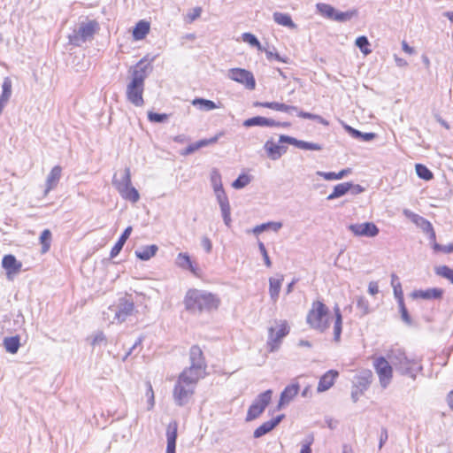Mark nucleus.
Returning <instances> with one entry per match:
<instances>
[{
  "label": "nucleus",
  "instance_id": "obj_4",
  "mask_svg": "<svg viewBox=\"0 0 453 453\" xmlns=\"http://www.w3.org/2000/svg\"><path fill=\"white\" fill-rule=\"evenodd\" d=\"M388 359L391 365L403 375H409L416 378L418 370L414 368L417 365L415 359L408 358L405 352L401 349H392L388 353Z\"/></svg>",
  "mask_w": 453,
  "mask_h": 453
},
{
  "label": "nucleus",
  "instance_id": "obj_2",
  "mask_svg": "<svg viewBox=\"0 0 453 453\" xmlns=\"http://www.w3.org/2000/svg\"><path fill=\"white\" fill-rule=\"evenodd\" d=\"M149 66L150 64H145L143 59L140 60L134 67L131 81L127 86V98L135 106H142L144 104L142 94Z\"/></svg>",
  "mask_w": 453,
  "mask_h": 453
},
{
  "label": "nucleus",
  "instance_id": "obj_17",
  "mask_svg": "<svg viewBox=\"0 0 453 453\" xmlns=\"http://www.w3.org/2000/svg\"><path fill=\"white\" fill-rule=\"evenodd\" d=\"M264 148L267 153V156L272 160L279 159L287 151V147L276 144L273 140H268Z\"/></svg>",
  "mask_w": 453,
  "mask_h": 453
},
{
  "label": "nucleus",
  "instance_id": "obj_24",
  "mask_svg": "<svg viewBox=\"0 0 453 453\" xmlns=\"http://www.w3.org/2000/svg\"><path fill=\"white\" fill-rule=\"evenodd\" d=\"M112 184L115 186L119 192H123L125 188L131 186L132 183L130 169L128 167L125 168L119 179H118L116 175H114Z\"/></svg>",
  "mask_w": 453,
  "mask_h": 453
},
{
  "label": "nucleus",
  "instance_id": "obj_39",
  "mask_svg": "<svg viewBox=\"0 0 453 453\" xmlns=\"http://www.w3.org/2000/svg\"><path fill=\"white\" fill-rule=\"evenodd\" d=\"M370 42L366 36L362 35L357 38L356 46L359 48L362 53L365 56L369 55L372 52V50L369 49Z\"/></svg>",
  "mask_w": 453,
  "mask_h": 453
},
{
  "label": "nucleus",
  "instance_id": "obj_44",
  "mask_svg": "<svg viewBox=\"0 0 453 453\" xmlns=\"http://www.w3.org/2000/svg\"><path fill=\"white\" fill-rule=\"evenodd\" d=\"M391 278H392L391 285L394 289L395 296L398 302L400 300V298L403 299L402 286H401V283L399 282L398 278L395 274H392Z\"/></svg>",
  "mask_w": 453,
  "mask_h": 453
},
{
  "label": "nucleus",
  "instance_id": "obj_37",
  "mask_svg": "<svg viewBox=\"0 0 453 453\" xmlns=\"http://www.w3.org/2000/svg\"><path fill=\"white\" fill-rule=\"evenodd\" d=\"M119 194L124 199L131 201L133 203H136L140 198V195L137 189L134 188L132 185L125 188L123 192H119Z\"/></svg>",
  "mask_w": 453,
  "mask_h": 453
},
{
  "label": "nucleus",
  "instance_id": "obj_56",
  "mask_svg": "<svg viewBox=\"0 0 453 453\" xmlns=\"http://www.w3.org/2000/svg\"><path fill=\"white\" fill-rule=\"evenodd\" d=\"M217 197V201L220 205L229 203L228 198L224 189L214 192Z\"/></svg>",
  "mask_w": 453,
  "mask_h": 453
},
{
  "label": "nucleus",
  "instance_id": "obj_11",
  "mask_svg": "<svg viewBox=\"0 0 453 453\" xmlns=\"http://www.w3.org/2000/svg\"><path fill=\"white\" fill-rule=\"evenodd\" d=\"M348 229L357 237H375L380 230L372 222L350 224Z\"/></svg>",
  "mask_w": 453,
  "mask_h": 453
},
{
  "label": "nucleus",
  "instance_id": "obj_41",
  "mask_svg": "<svg viewBox=\"0 0 453 453\" xmlns=\"http://www.w3.org/2000/svg\"><path fill=\"white\" fill-rule=\"evenodd\" d=\"M251 181V177L246 173L240 174L238 178L234 180L232 187L235 189H241L246 187Z\"/></svg>",
  "mask_w": 453,
  "mask_h": 453
},
{
  "label": "nucleus",
  "instance_id": "obj_43",
  "mask_svg": "<svg viewBox=\"0 0 453 453\" xmlns=\"http://www.w3.org/2000/svg\"><path fill=\"white\" fill-rule=\"evenodd\" d=\"M242 40L243 42L249 43L250 45L257 48L258 50H264L263 46L261 45L257 38L250 33L242 34Z\"/></svg>",
  "mask_w": 453,
  "mask_h": 453
},
{
  "label": "nucleus",
  "instance_id": "obj_50",
  "mask_svg": "<svg viewBox=\"0 0 453 453\" xmlns=\"http://www.w3.org/2000/svg\"><path fill=\"white\" fill-rule=\"evenodd\" d=\"M222 133L217 134L215 136L210 138V139H203L196 142V148L199 150L203 147L209 146L211 144H214L218 142L220 136H222Z\"/></svg>",
  "mask_w": 453,
  "mask_h": 453
},
{
  "label": "nucleus",
  "instance_id": "obj_22",
  "mask_svg": "<svg viewBox=\"0 0 453 453\" xmlns=\"http://www.w3.org/2000/svg\"><path fill=\"white\" fill-rule=\"evenodd\" d=\"M61 171L62 169L58 165H56L51 169L46 180V188L44 190V196H47V194L51 189L57 187L61 177Z\"/></svg>",
  "mask_w": 453,
  "mask_h": 453
},
{
  "label": "nucleus",
  "instance_id": "obj_10",
  "mask_svg": "<svg viewBox=\"0 0 453 453\" xmlns=\"http://www.w3.org/2000/svg\"><path fill=\"white\" fill-rule=\"evenodd\" d=\"M228 78L244 85L248 89H254L256 87V81L252 73L246 69L232 68L228 71Z\"/></svg>",
  "mask_w": 453,
  "mask_h": 453
},
{
  "label": "nucleus",
  "instance_id": "obj_9",
  "mask_svg": "<svg viewBox=\"0 0 453 453\" xmlns=\"http://www.w3.org/2000/svg\"><path fill=\"white\" fill-rule=\"evenodd\" d=\"M373 365L379 376L381 387L384 388H387L392 379L393 365L389 360L384 357L375 358Z\"/></svg>",
  "mask_w": 453,
  "mask_h": 453
},
{
  "label": "nucleus",
  "instance_id": "obj_57",
  "mask_svg": "<svg viewBox=\"0 0 453 453\" xmlns=\"http://www.w3.org/2000/svg\"><path fill=\"white\" fill-rule=\"evenodd\" d=\"M258 248H259V250L263 256V258H264V261H265V264L267 267H270L272 265V262L270 260V257L268 256V253H267V250L264 245L263 242H258Z\"/></svg>",
  "mask_w": 453,
  "mask_h": 453
},
{
  "label": "nucleus",
  "instance_id": "obj_27",
  "mask_svg": "<svg viewBox=\"0 0 453 453\" xmlns=\"http://www.w3.org/2000/svg\"><path fill=\"white\" fill-rule=\"evenodd\" d=\"M334 339L335 342H340L341 339V334L342 330V316L341 313V310L338 306V304H335L334 307Z\"/></svg>",
  "mask_w": 453,
  "mask_h": 453
},
{
  "label": "nucleus",
  "instance_id": "obj_1",
  "mask_svg": "<svg viewBox=\"0 0 453 453\" xmlns=\"http://www.w3.org/2000/svg\"><path fill=\"white\" fill-rule=\"evenodd\" d=\"M190 366L182 371L175 383L173 396L176 405L184 406L189 403L198 380L203 377L206 364L203 351L197 345L189 350Z\"/></svg>",
  "mask_w": 453,
  "mask_h": 453
},
{
  "label": "nucleus",
  "instance_id": "obj_55",
  "mask_svg": "<svg viewBox=\"0 0 453 453\" xmlns=\"http://www.w3.org/2000/svg\"><path fill=\"white\" fill-rule=\"evenodd\" d=\"M106 337L103 332H97L92 340L91 344L95 347L96 345L105 344Z\"/></svg>",
  "mask_w": 453,
  "mask_h": 453
},
{
  "label": "nucleus",
  "instance_id": "obj_5",
  "mask_svg": "<svg viewBox=\"0 0 453 453\" xmlns=\"http://www.w3.org/2000/svg\"><path fill=\"white\" fill-rule=\"evenodd\" d=\"M327 314L328 308L320 301H316L307 315V322L312 328L324 332L329 327Z\"/></svg>",
  "mask_w": 453,
  "mask_h": 453
},
{
  "label": "nucleus",
  "instance_id": "obj_12",
  "mask_svg": "<svg viewBox=\"0 0 453 453\" xmlns=\"http://www.w3.org/2000/svg\"><path fill=\"white\" fill-rule=\"evenodd\" d=\"M288 334V327L286 322L281 323L277 328L271 327L269 329V339L267 344L271 352L278 349L281 339Z\"/></svg>",
  "mask_w": 453,
  "mask_h": 453
},
{
  "label": "nucleus",
  "instance_id": "obj_49",
  "mask_svg": "<svg viewBox=\"0 0 453 453\" xmlns=\"http://www.w3.org/2000/svg\"><path fill=\"white\" fill-rule=\"evenodd\" d=\"M148 119L154 123H163L168 119V115L165 113H157L153 111L148 112Z\"/></svg>",
  "mask_w": 453,
  "mask_h": 453
},
{
  "label": "nucleus",
  "instance_id": "obj_32",
  "mask_svg": "<svg viewBox=\"0 0 453 453\" xmlns=\"http://www.w3.org/2000/svg\"><path fill=\"white\" fill-rule=\"evenodd\" d=\"M150 32V24L146 21H139L134 28L133 36L135 40H142Z\"/></svg>",
  "mask_w": 453,
  "mask_h": 453
},
{
  "label": "nucleus",
  "instance_id": "obj_30",
  "mask_svg": "<svg viewBox=\"0 0 453 453\" xmlns=\"http://www.w3.org/2000/svg\"><path fill=\"white\" fill-rule=\"evenodd\" d=\"M352 188L351 182H343L334 186L333 192L327 196V200H334L346 195Z\"/></svg>",
  "mask_w": 453,
  "mask_h": 453
},
{
  "label": "nucleus",
  "instance_id": "obj_28",
  "mask_svg": "<svg viewBox=\"0 0 453 453\" xmlns=\"http://www.w3.org/2000/svg\"><path fill=\"white\" fill-rule=\"evenodd\" d=\"M157 250L158 247L156 244H151L142 247L139 250H135V256L142 261H147L154 257Z\"/></svg>",
  "mask_w": 453,
  "mask_h": 453
},
{
  "label": "nucleus",
  "instance_id": "obj_13",
  "mask_svg": "<svg viewBox=\"0 0 453 453\" xmlns=\"http://www.w3.org/2000/svg\"><path fill=\"white\" fill-rule=\"evenodd\" d=\"M2 267L6 272L7 279L13 280L14 277L21 271L22 263L18 261L15 256L8 254L2 259Z\"/></svg>",
  "mask_w": 453,
  "mask_h": 453
},
{
  "label": "nucleus",
  "instance_id": "obj_23",
  "mask_svg": "<svg viewBox=\"0 0 453 453\" xmlns=\"http://www.w3.org/2000/svg\"><path fill=\"white\" fill-rule=\"evenodd\" d=\"M255 105L273 109V110H275L278 111H284V112H288V113H292L294 111H297L296 106L288 105V104H285L282 103H278V102H265V103L257 102V103H255Z\"/></svg>",
  "mask_w": 453,
  "mask_h": 453
},
{
  "label": "nucleus",
  "instance_id": "obj_52",
  "mask_svg": "<svg viewBox=\"0 0 453 453\" xmlns=\"http://www.w3.org/2000/svg\"><path fill=\"white\" fill-rule=\"evenodd\" d=\"M353 15H354L353 12H337L335 10V13L334 14V17L332 19L340 21V22H343V21L350 19L353 17Z\"/></svg>",
  "mask_w": 453,
  "mask_h": 453
},
{
  "label": "nucleus",
  "instance_id": "obj_38",
  "mask_svg": "<svg viewBox=\"0 0 453 453\" xmlns=\"http://www.w3.org/2000/svg\"><path fill=\"white\" fill-rule=\"evenodd\" d=\"M417 175L425 180H430L433 179V173L424 165L417 164L415 166Z\"/></svg>",
  "mask_w": 453,
  "mask_h": 453
},
{
  "label": "nucleus",
  "instance_id": "obj_19",
  "mask_svg": "<svg viewBox=\"0 0 453 453\" xmlns=\"http://www.w3.org/2000/svg\"><path fill=\"white\" fill-rule=\"evenodd\" d=\"M443 295V290L438 288H428L426 290H415L412 292L413 298H422L425 300L441 299Z\"/></svg>",
  "mask_w": 453,
  "mask_h": 453
},
{
  "label": "nucleus",
  "instance_id": "obj_58",
  "mask_svg": "<svg viewBox=\"0 0 453 453\" xmlns=\"http://www.w3.org/2000/svg\"><path fill=\"white\" fill-rule=\"evenodd\" d=\"M265 52L266 58L269 60H272L273 58L276 59L277 61L286 62L284 58H282L277 52H274L272 50L265 49L262 50Z\"/></svg>",
  "mask_w": 453,
  "mask_h": 453
},
{
  "label": "nucleus",
  "instance_id": "obj_61",
  "mask_svg": "<svg viewBox=\"0 0 453 453\" xmlns=\"http://www.w3.org/2000/svg\"><path fill=\"white\" fill-rule=\"evenodd\" d=\"M364 390H365L364 388H362L357 385L354 386V388L351 391V398L354 403H356L358 400L359 396L363 394Z\"/></svg>",
  "mask_w": 453,
  "mask_h": 453
},
{
  "label": "nucleus",
  "instance_id": "obj_20",
  "mask_svg": "<svg viewBox=\"0 0 453 453\" xmlns=\"http://www.w3.org/2000/svg\"><path fill=\"white\" fill-rule=\"evenodd\" d=\"M243 126L247 127L259 126V127H280V122H276L273 119H268L262 116H256L246 119Z\"/></svg>",
  "mask_w": 453,
  "mask_h": 453
},
{
  "label": "nucleus",
  "instance_id": "obj_29",
  "mask_svg": "<svg viewBox=\"0 0 453 453\" xmlns=\"http://www.w3.org/2000/svg\"><path fill=\"white\" fill-rule=\"evenodd\" d=\"M344 129L355 139L364 141V142H370L373 140L376 136L374 133H362L359 130H357L353 127H351L349 125H344Z\"/></svg>",
  "mask_w": 453,
  "mask_h": 453
},
{
  "label": "nucleus",
  "instance_id": "obj_46",
  "mask_svg": "<svg viewBox=\"0 0 453 453\" xmlns=\"http://www.w3.org/2000/svg\"><path fill=\"white\" fill-rule=\"evenodd\" d=\"M177 265L182 268H188L193 271L192 263L187 253H180L177 257Z\"/></svg>",
  "mask_w": 453,
  "mask_h": 453
},
{
  "label": "nucleus",
  "instance_id": "obj_48",
  "mask_svg": "<svg viewBox=\"0 0 453 453\" xmlns=\"http://www.w3.org/2000/svg\"><path fill=\"white\" fill-rule=\"evenodd\" d=\"M400 309L401 318L404 323L407 325L411 324V318L409 315V312L405 307L403 299H401L397 302Z\"/></svg>",
  "mask_w": 453,
  "mask_h": 453
},
{
  "label": "nucleus",
  "instance_id": "obj_64",
  "mask_svg": "<svg viewBox=\"0 0 453 453\" xmlns=\"http://www.w3.org/2000/svg\"><path fill=\"white\" fill-rule=\"evenodd\" d=\"M198 149L196 148V142L188 145L187 148H185L181 152L180 154L182 156H188L189 154H192L194 153L195 151H196Z\"/></svg>",
  "mask_w": 453,
  "mask_h": 453
},
{
  "label": "nucleus",
  "instance_id": "obj_7",
  "mask_svg": "<svg viewBox=\"0 0 453 453\" xmlns=\"http://www.w3.org/2000/svg\"><path fill=\"white\" fill-rule=\"evenodd\" d=\"M272 395L273 390L271 389L259 394L248 410L246 421H251L258 418L271 402Z\"/></svg>",
  "mask_w": 453,
  "mask_h": 453
},
{
  "label": "nucleus",
  "instance_id": "obj_33",
  "mask_svg": "<svg viewBox=\"0 0 453 453\" xmlns=\"http://www.w3.org/2000/svg\"><path fill=\"white\" fill-rule=\"evenodd\" d=\"M4 346L7 352L11 354L17 353L20 346L19 337L18 335L5 337L4 340Z\"/></svg>",
  "mask_w": 453,
  "mask_h": 453
},
{
  "label": "nucleus",
  "instance_id": "obj_8",
  "mask_svg": "<svg viewBox=\"0 0 453 453\" xmlns=\"http://www.w3.org/2000/svg\"><path fill=\"white\" fill-rule=\"evenodd\" d=\"M97 23L96 21H88L87 23H81L77 30L73 31V35H70V42L77 46L85 42L88 40L92 39Z\"/></svg>",
  "mask_w": 453,
  "mask_h": 453
},
{
  "label": "nucleus",
  "instance_id": "obj_16",
  "mask_svg": "<svg viewBox=\"0 0 453 453\" xmlns=\"http://www.w3.org/2000/svg\"><path fill=\"white\" fill-rule=\"evenodd\" d=\"M283 418L284 415L280 414L269 421L264 422L254 431L253 436L255 438H260L263 435L268 434L281 422Z\"/></svg>",
  "mask_w": 453,
  "mask_h": 453
},
{
  "label": "nucleus",
  "instance_id": "obj_36",
  "mask_svg": "<svg viewBox=\"0 0 453 453\" xmlns=\"http://www.w3.org/2000/svg\"><path fill=\"white\" fill-rule=\"evenodd\" d=\"M372 372L365 371L356 377L355 385L366 389L372 381Z\"/></svg>",
  "mask_w": 453,
  "mask_h": 453
},
{
  "label": "nucleus",
  "instance_id": "obj_18",
  "mask_svg": "<svg viewBox=\"0 0 453 453\" xmlns=\"http://www.w3.org/2000/svg\"><path fill=\"white\" fill-rule=\"evenodd\" d=\"M339 373L335 370H329L326 372L319 380L317 391L319 393L328 390L334 382V380L338 377Z\"/></svg>",
  "mask_w": 453,
  "mask_h": 453
},
{
  "label": "nucleus",
  "instance_id": "obj_62",
  "mask_svg": "<svg viewBox=\"0 0 453 453\" xmlns=\"http://www.w3.org/2000/svg\"><path fill=\"white\" fill-rule=\"evenodd\" d=\"M2 88H3V93L7 94L9 96L12 95V81L10 80V78L6 77L4 80Z\"/></svg>",
  "mask_w": 453,
  "mask_h": 453
},
{
  "label": "nucleus",
  "instance_id": "obj_60",
  "mask_svg": "<svg viewBox=\"0 0 453 453\" xmlns=\"http://www.w3.org/2000/svg\"><path fill=\"white\" fill-rule=\"evenodd\" d=\"M313 442V436L310 435L306 441L305 443L303 444L300 453H311V445Z\"/></svg>",
  "mask_w": 453,
  "mask_h": 453
},
{
  "label": "nucleus",
  "instance_id": "obj_40",
  "mask_svg": "<svg viewBox=\"0 0 453 453\" xmlns=\"http://www.w3.org/2000/svg\"><path fill=\"white\" fill-rule=\"evenodd\" d=\"M435 273L448 279L453 284V270L447 265H440L434 268Z\"/></svg>",
  "mask_w": 453,
  "mask_h": 453
},
{
  "label": "nucleus",
  "instance_id": "obj_21",
  "mask_svg": "<svg viewBox=\"0 0 453 453\" xmlns=\"http://www.w3.org/2000/svg\"><path fill=\"white\" fill-rule=\"evenodd\" d=\"M177 428H178V425L176 422H171L167 426V429H166V438H167L166 453H175Z\"/></svg>",
  "mask_w": 453,
  "mask_h": 453
},
{
  "label": "nucleus",
  "instance_id": "obj_14",
  "mask_svg": "<svg viewBox=\"0 0 453 453\" xmlns=\"http://www.w3.org/2000/svg\"><path fill=\"white\" fill-rule=\"evenodd\" d=\"M279 142L281 143L286 142V143L294 145V146L297 147L298 149L306 150H322V146L319 143L297 140L294 137L285 135V134L280 135Z\"/></svg>",
  "mask_w": 453,
  "mask_h": 453
},
{
  "label": "nucleus",
  "instance_id": "obj_59",
  "mask_svg": "<svg viewBox=\"0 0 453 453\" xmlns=\"http://www.w3.org/2000/svg\"><path fill=\"white\" fill-rule=\"evenodd\" d=\"M433 249L435 251H443L445 253H451L453 251V244L448 245V246H442L437 242H434L433 244Z\"/></svg>",
  "mask_w": 453,
  "mask_h": 453
},
{
  "label": "nucleus",
  "instance_id": "obj_34",
  "mask_svg": "<svg viewBox=\"0 0 453 453\" xmlns=\"http://www.w3.org/2000/svg\"><path fill=\"white\" fill-rule=\"evenodd\" d=\"M273 20L283 27L294 28L296 27V24L293 22L290 15L282 12H274L273 13Z\"/></svg>",
  "mask_w": 453,
  "mask_h": 453
},
{
  "label": "nucleus",
  "instance_id": "obj_3",
  "mask_svg": "<svg viewBox=\"0 0 453 453\" xmlns=\"http://www.w3.org/2000/svg\"><path fill=\"white\" fill-rule=\"evenodd\" d=\"M219 304V300L214 295L202 290L190 289L185 297L186 309L194 313L215 310Z\"/></svg>",
  "mask_w": 453,
  "mask_h": 453
},
{
  "label": "nucleus",
  "instance_id": "obj_35",
  "mask_svg": "<svg viewBox=\"0 0 453 453\" xmlns=\"http://www.w3.org/2000/svg\"><path fill=\"white\" fill-rule=\"evenodd\" d=\"M350 173H351V169L346 168V169L340 171L337 173H334V172L326 173V172L318 171L317 175L323 177L326 180H341Z\"/></svg>",
  "mask_w": 453,
  "mask_h": 453
},
{
  "label": "nucleus",
  "instance_id": "obj_47",
  "mask_svg": "<svg viewBox=\"0 0 453 453\" xmlns=\"http://www.w3.org/2000/svg\"><path fill=\"white\" fill-rule=\"evenodd\" d=\"M414 224L418 226L425 234H426L428 230H431V227L433 226L432 224L422 216L415 217Z\"/></svg>",
  "mask_w": 453,
  "mask_h": 453
},
{
  "label": "nucleus",
  "instance_id": "obj_26",
  "mask_svg": "<svg viewBox=\"0 0 453 453\" xmlns=\"http://www.w3.org/2000/svg\"><path fill=\"white\" fill-rule=\"evenodd\" d=\"M132 226H127L122 234L120 235L119 241L116 242V244L113 246V248L111 250V257H115L118 256L122 250L124 244L126 243L127 240L129 238L131 233H132Z\"/></svg>",
  "mask_w": 453,
  "mask_h": 453
},
{
  "label": "nucleus",
  "instance_id": "obj_25",
  "mask_svg": "<svg viewBox=\"0 0 453 453\" xmlns=\"http://www.w3.org/2000/svg\"><path fill=\"white\" fill-rule=\"evenodd\" d=\"M282 280L283 275H280L279 278L271 277L269 279V294L273 303L277 302L279 298Z\"/></svg>",
  "mask_w": 453,
  "mask_h": 453
},
{
  "label": "nucleus",
  "instance_id": "obj_63",
  "mask_svg": "<svg viewBox=\"0 0 453 453\" xmlns=\"http://www.w3.org/2000/svg\"><path fill=\"white\" fill-rule=\"evenodd\" d=\"M201 245L207 253H210L212 250V243L207 236L202 238Z\"/></svg>",
  "mask_w": 453,
  "mask_h": 453
},
{
  "label": "nucleus",
  "instance_id": "obj_54",
  "mask_svg": "<svg viewBox=\"0 0 453 453\" xmlns=\"http://www.w3.org/2000/svg\"><path fill=\"white\" fill-rule=\"evenodd\" d=\"M357 308L362 311V315L369 313V303L365 297H358L357 302Z\"/></svg>",
  "mask_w": 453,
  "mask_h": 453
},
{
  "label": "nucleus",
  "instance_id": "obj_6",
  "mask_svg": "<svg viewBox=\"0 0 453 453\" xmlns=\"http://www.w3.org/2000/svg\"><path fill=\"white\" fill-rule=\"evenodd\" d=\"M134 308L133 302L127 299H120L118 305L109 307L108 311L104 312V315L107 319H110V318L113 316L111 323H114L115 320H117L118 323H122L133 313Z\"/></svg>",
  "mask_w": 453,
  "mask_h": 453
},
{
  "label": "nucleus",
  "instance_id": "obj_42",
  "mask_svg": "<svg viewBox=\"0 0 453 453\" xmlns=\"http://www.w3.org/2000/svg\"><path fill=\"white\" fill-rule=\"evenodd\" d=\"M211 182L214 192L224 189L221 182V175L218 170L212 171L211 175Z\"/></svg>",
  "mask_w": 453,
  "mask_h": 453
},
{
  "label": "nucleus",
  "instance_id": "obj_15",
  "mask_svg": "<svg viewBox=\"0 0 453 453\" xmlns=\"http://www.w3.org/2000/svg\"><path fill=\"white\" fill-rule=\"evenodd\" d=\"M300 386L297 382H294L287 386L280 394L277 410H281L285 405L288 404L294 397L298 394Z\"/></svg>",
  "mask_w": 453,
  "mask_h": 453
},
{
  "label": "nucleus",
  "instance_id": "obj_45",
  "mask_svg": "<svg viewBox=\"0 0 453 453\" xmlns=\"http://www.w3.org/2000/svg\"><path fill=\"white\" fill-rule=\"evenodd\" d=\"M317 9L322 15L331 19H333L334 14L335 13V9L333 6L326 4H318Z\"/></svg>",
  "mask_w": 453,
  "mask_h": 453
},
{
  "label": "nucleus",
  "instance_id": "obj_53",
  "mask_svg": "<svg viewBox=\"0 0 453 453\" xmlns=\"http://www.w3.org/2000/svg\"><path fill=\"white\" fill-rule=\"evenodd\" d=\"M146 386H147L146 396L148 397L149 410H150L154 407V404H155L154 392H153L151 383L150 381L146 382Z\"/></svg>",
  "mask_w": 453,
  "mask_h": 453
},
{
  "label": "nucleus",
  "instance_id": "obj_31",
  "mask_svg": "<svg viewBox=\"0 0 453 453\" xmlns=\"http://www.w3.org/2000/svg\"><path fill=\"white\" fill-rule=\"evenodd\" d=\"M192 105L197 107L203 111H210L218 108L217 104L213 101L200 97L195 98L192 101Z\"/></svg>",
  "mask_w": 453,
  "mask_h": 453
},
{
  "label": "nucleus",
  "instance_id": "obj_51",
  "mask_svg": "<svg viewBox=\"0 0 453 453\" xmlns=\"http://www.w3.org/2000/svg\"><path fill=\"white\" fill-rule=\"evenodd\" d=\"M51 238V233L49 229H45L42 232L40 241L42 244L43 251H46L50 248V240Z\"/></svg>",
  "mask_w": 453,
  "mask_h": 453
}]
</instances>
